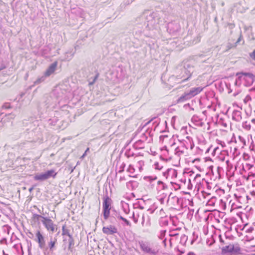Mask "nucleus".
I'll list each match as a JSON object with an SVG mask.
<instances>
[{"label":"nucleus","instance_id":"f257e3e1","mask_svg":"<svg viewBox=\"0 0 255 255\" xmlns=\"http://www.w3.org/2000/svg\"><path fill=\"white\" fill-rule=\"evenodd\" d=\"M159 19L157 13L149 10L144 11L136 19L137 27L143 30H153L159 28Z\"/></svg>","mask_w":255,"mask_h":255},{"label":"nucleus","instance_id":"f03ea898","mask_svg":"<svg viewBox=\"0 0 255 255\" xmlns=\"http://www.w3.org/2000/svg\"><path fill=\"white\" fill-rule=\"evenodd\" d=\"M194 71V66L190 63H185L183 67L178 68L175 75L170 77V81L175 84H179L188 80Z\"/></svg>","mask_w":255,"mask_h":255},{"label":"nucleus","instance_id":"7ed1b4c3","mask_svg":"<svg viewBox=\"0 0 255 255\" xmlns=\"http://www.w3.org/2000/svg\"><path fill=\"white\" fill-rule=\"evenodd\" d=\"M67 91L65 89V85L64 84H60L57 85L53 89L51 95L53 96L56 100L58 101V103L63 100L66 99L65 95Z\"/></svg>","mask_w":255,"mask_h":255},{"label":"nucleus","instance_id":"20e7f679","mask_svg":"<svg viewBox=\"0 0 255 255\" xmlns=\"http://www.w3.org/2000/svg\"><path fill=\"white\" fill-rule=\"evenodd\" d=\"M138 244L140 246V249L143 253L148 254L150 255H158V251L151 248L150 244L148 242L140 241L138 242Z\"/></svg>","mask_w":255,"mask_h":255},{"label":"nucleus","instance_id":"39448f33","mask_svg":"<svg viewBox=\"0 0 255 255\" xmlns=\"http://www.w3.org/2000/svg\"><path fill=\"white\" fill-rule=\"evenodd\" d=\"M243 81V85L246 87L251 86L255 81V75L251 73L242 72L240 73Z\"/></svg>","mask_w":255,"mask_h":255},{"label":"nucleus","instance_id":"423d86ee","mask_svg":"<svg viewBox=\"0 0 255 255\" xmlns=\"http://www.w3.org/2000/svg\"><path fill=\"white\" fill-rule=\"evenodd\" d=\"M111 203L112 200L107 195L104 197L103 207L105 220H107L110 216Z\"/></svg>","mask_w":255,"mask_h":255},{"label":"nucleus","instance_id":"0eeeda50","mask_svg":"<svg viewBox=\"0 0 255 255\" xmlns=\"http://www.w3.org/2000/svg\"><path fill=\"white\" fill-rule=\"evenodd\" d=\"M41 222L47 231L51 232L52 233L57 231V225L49 218L45 217V218H43V220H41Z\"/></svg>","mask_w":255,"mask_h":255},{"label":"nucleus","instance_id":"6e6552de","mask_svg":"<svg viewBox=\"0 0 255 255\" xmlns=\"http://www.w3.org/2000/svg\"><path fill=\"white\" fill-rule=\"evenodd\" d=\"M241 250L238 246L235 247L233 245H229L223 247L222 249V253L223 254H238L240 253Z\"/></svg>","mask_w":255,"mask_h":255},{"label":"nucleus","instance_id":"1a4fd4ad","mask_svg":"<svg viewBox=\"0 0 255 255\" xmlns=\"http://www.w3.org/2000/svg\"><path fill=\"white\" fill-rule=\"evenodd\" d=\"M180 29V25L176 21H172L168 23L167 31L172 35H176Z\"/></svg>","mask_w":255,"mask_h":255},{"label":"nucleus","instance_id":"9d476101","mask_svg":"<svg viewBox=\"0 0 255 255\" xmlns=\"http://www.w3.org/2000/svg\"><path fill=\"white\" fill-rule=\"evenodd\" d=\"M163 176L166 179L173 180L177 177V171L174 169L168 168L165 171H163Z\"/></svg>","mask_w":255,"mask_h":255},{"label":"nucleus","instance_id":"9b49d317","mask_svg":"<svg viewBox=\"0 0 255 255\" xmlns=\"http://www.w3.org/2000/svg\"><path fill=\"white\" fill-rule=\"evenodd\" d=\"M147 134H149V133H143L141 138L133 144V146L135 149H140L144 147V142L148 139Z\"/></svg>","mask_w":255,"mask_h":255},{"label":"nucleus","instance_id":"f8f14e48","mask_svg":"<svg viewBox=\"0 0 255 255\" xmlns=\"http://www.w3.org/2000/svg\"><path fill=\"white\" fill-rule=\"evenodd\" d=\"M35 236L37 238L36 241L38 244V247L40 249H44L45 248V241L44 237L42 235L39 231H37Z\"/></svg>","mask_w":255,"mask_h":255},{"label":"nucleus","instance_id":"ddd939ff","mask_svg":"<svg viewBox=\"0 0 255 255\" xmlns=\"http://www.w3.org/2000/svg\"><path fill=\"white\" fill-rule=\"evenodd\" d=\"M179 145L183 146L185 147V149L186 150L189 146L192 149L194 146V144L193 143L192 138L189 136H187L186 140L184 139L182 141H180V144Z\"/></svg>","mask_w":255,"mask_h":255},{"label":"nucleus","instance_id":"4468645a","mask_svg":"<svg viewBox=\"0 0 255 255\" xmlns=\"http://www.w3.org/2000/svg\"><path fill=\"white\" fill-rule=\"evenodd\" d=\"M57 243V239L56 238H52V237L50 239V241L48 243V246L46 247L45 248L43 249L44 251L47 252L49 250L50 252H53L55 249V245Z\"/></svg>","mask_w":255,"mask_h":255},{"label":"nucleus","instance_id":"2eb2a0df","mask_svg":"<svg viewBox=\"0 0 255 255\" xmlns=\"http://www.w3.org/2000/svg\"><path fill=\"white\" fill-rule=\"evenodd\" d=\"M204 88L202 87H193L187 91L191 99L201 93Z\"/></svg>","mask_w":255,"mask_h":255},{"label":"nucleus","instance_id":"dca6fc26","mask_svg":"<svg viewBox=\"0 0 255 255\" xmlns=\"http://www.w3.org/2000/svg\"><path fill=\"white\" fill-rule=\"evenodd\" d=\"M102 231L104 234L107 235H113L118 232L117 228L112 225H110L109 227H104Z\"/></svg>","mask_w":255,"mask_h":255},{"label":"nucleus","instance_id":"f3484780","mask_svg":"<svg viewBox=\"0 0 255 255\" xmlns=\"http://www.w3.org/2000/svg\"><path fill=\"white\" fill-rule=\"evenodd\" d=\"M57 66V62L56 61L52 63L44 73L45 75L47 76V77L50 76L52 74H53Z\"/></svg>","mask_w":255,"mask_h":255},{"label":"nucleus","instance_id":"a211bd4d","mask_svg":"<svg viewBox=\"0 0 255 255\" xmlns=\"http://www.w3.org/2000/svg\"><path fill=\"white\" fill-rule=\"evenodd\" d=\"M74 55V52H73V49H69L65 53L63 57H61V61H69L72 59Z\"/></svg>","mask_w":255,"mask_h":255},{"label":"nucleus","instance_id":"6ab92c4d","mask_svg":"<svg viewBox=\"0 0 255 255\" xmlns=\"http://www.w3.org/2000/svg\"><path fill=\"white\" fill-rule=\"evenodd\" d=\"M141 225L142 227H149L150 226V219L148 216L142 215Z\"/></svg>","mask_w":255,"mask_h":255},{"label":"nucleus","instance_id":"aec40b11","mask_svg":"<svg viewBox=\"0 0 255 255\" xmlns=\"http://www.w3.org/2000/svg\"><path fill=\"white\" fill-rule=\"evenodd\" d=\"M179 198L176 196H173V194L171 193L168 198L167 203H171L173 205H175L176 203L178 204Z\"/></svg>","mask_w":255,"mask_h":255},{"label":"nucleus","instance_id":"412c9836","mask_svg":"<svg viewBox=\"0 0 255 255\" xmlns=\"http://www.w3.org/2000/svg\"><path fill=\"white\" fill-rule=\"evenodd\" d=\"M232 119L236 122H240L242 119L241 112L238 110H235L232 114Z\"/></svg>","mask_w":255,"mask_h":255},{"label":"nucleus","instance_id":"4be33fe9","mask_svg":"<svg viewBox=\"0 0 255 255\" xmlns=\"http://www.w3.org/2000/svg\"><path fill=\"white\" fill-rule=\"evenodd\" d=\"M191 121L195 124L196 126H197L202 127L204 125V123L203 122L202 120L197 116H193Z\"/></svg>","mask_w":255,"mask_h":255},{"label":"nucleus","instance_id":"5701e85b","mask_svg":"<svg viewBox=\"0 0 255 255\" xmlns=\"http://www.w3.org/2000/svg\"><path fill=\"white\" fill-rule=\"evenodd\" d=\"M186 151L185 149V147L183 146H181V145H178L175 149V154L178 156H180L183 155Z\"/></svg>","mask_w":255,"mask_h":255},{"label":"nucleus","instance_id":"b1692460","mask_svg":"<svg viewBox=\"0 0 255 255\" xmlns=\"http://www.w3.org/2000/svg\"><path fill=\"white\" fill-rule=\"evenodd\" d=\"M189 95L188 93L186 92H184L177 100L178 103H182L190 99Z\"/></svg>","mask_w":255,"mask_h":255},{"label":"nucleus","instance_id":"393cba45","mask_svg":"<svg viewBox=\"0 0 255 255\" xmlns=\"http://www.w3.org/2000/svg\"><path fill=\"white\" fill-rule=\"evenodd\" d=\"M153 167L156 170L161 171L162 172L165 171L163 164L162 162H155L153 165Z\"/></svg>","mask_w":255,"mask_h":255},{"label":"nucleus","instance_id":"a878e982","mask_svg":"<svg viewBox=\"0 0 255 255\" xmlns=\"http://www.w3.org/2000/svg\"><path fill=\"white\" fill-rule=\"evenodd\" d=\"M34 179L36 181H44L47 179L45 173L37 174L34 177Z\"/></svg>","mask_w":255,"mask_h":255},{"label":"nucleus","instance_id":"bb28decb","mask_svg":"<svg viewBox=\"0 0 255 255\" xmlns=\"http://www.w3.org/2000/svg\"><path fill=\"white\" fill-rule=\"evenodd\" d=\"M45 217H44L37 214H33L32 219L35 222H37L38 224H39L40 221L41 222V220H43V218H45Z\"/></svg>","mask_w":255,"mask_h":255},{"label":"nucleus","instance_id":"cd10ccee","mask_svg":"<svg viewBox=\"0 0 255 255\" xmlns=\"http://www.w3.org/2000/svg\"><path fill=\"white\" fill-rule=\"evenodd\" d=\"M51 51V47L49 45L44 46L41 50L40 53L42 55L45 56L50 53Z\"/></svg>","mask_w":255,"mask_h":255},{"label":"nucleus","instance_id":"c85d7f7f","mask_svg":"<svg viewBox=\"0 0 255 255\" xmlns=\"http://www.w3.org/2000/svg\"><path fill=\"white\" fill-rule=\"evenodd\" d=\"M237 75L238 76V78L236 79L234 84H235V86H236L237 87H239L242 85H243V82L242 80V77L240 76V73H237Z\"/></svg>","mask_w":255,"mask_h":255},{"label":"nucleus","instance_id":"c756f323","mask_svg":"<svg viewBox=\"0 0 255 255\" xmlns=\"http://www.w3.org/2000/svg\"><path fill=\"white\" fill-rule=\"evenodd\" d=\"M45 174L46 175L47 178L48 179L51 177L55 178L57 175V173L55 172V170L53 169H51L50 170H48L45 172Z\"/></svg>","mask_w":255,"mask_h":255},{"label":"nucleus","instance_id":"7c9ffc66","mask_svg":"<svg viewBox=\"0 0 255 255\" xmlns=\"http://www.w3.org/2000/svg\"><path fill=\"white\" fill-rule=\"evenodd\" d=\"M242 127L244 129L246 130H249L251 129V128H254V126L251 125L250 122L246 121L243 123Z\"/></svg>","mask_w":255,"mask_h":255},{"label":"nucleus","instance_id":"2f4dec72","mask_svg":"<svg viewBox=\"0 0 255 255\" xmlns=\"http://www.w3.org/2000/svg\"><path fill=\"white\" fill-rule=\"evenodd\" d=\"M243 169L245 171H250L253 169H255V167L249 163H246L245 164H243Z\"/></svg>","mask_w":255,"mask_h":255},{"label":"nucleus","instance_id":"473e14b6","mask_svg":"<svg viewBox=\"0 0 255 255\" xmlns=\"http://www.w3.org/2000/svg\"><path fill=\"white\" fill-rule=\"evenodd\" d=\"M127 171L128 172H129L130 174H131V175H130L129 176L132 177H136V175L134 174L135 169L133 167V166H132L131 165H129V166L127 169Z\"/></svg>","mask_w":255,"mask_h":255},{"label":"nucleus","instance_id":"72a5a7b5","mask_svg":"<svg viewBox=\"0 0 255 255\" xmlns=\"http://www.w3.org/2000/svg\"><path fill=\"white\" fill-rule=\"evenodd\" d=\"M58 121V119L57 117H53L51 119H49L48 121H47V124L49 126H55L57 122Z\"/></svg>","mask_w":255,"mask_h":255},{"label":"nucleus","instance_id":"f704fd0d","mask_svg":"<svg viewBox=\"0 0 255 255\" xmlns=\"http://www.w3.org/2000/svg\"><path fill=\"white\" fill-rule=\"evenodd\" d=\"M122 207L123 209L124 212L126 214H128L129 212V205L127 203H122Z\"/></svg>","mask_w":255,"mask_h":255},{"label":"nucleus","instance_id":"c9c22d12","mask_svg":"<svg viewBox=\"0 0 255 255\" xmlns=\"http://www.w3.org/2000/svg\"><path fill=\"white\" fill-rule=\"evenodd\" d=\"M99 77V73H97L95 76L93 78L91 77L89 78V85H93L96 81L97 80V78Z\"/></svg>","mask_w":255,"mask_h":255},{"label":"nucleus","instance_id":"e433bc0d","mask_svg":"<svg viewBox=\"0 0 255 255\" xmlns=\"http://www.w3.org/2000/svg\"><path fill=\"white\" fill-rule=\"evenodd\" d=\"M159 223L161 226H167L168 224V221L166 218L161 217Z\"/></svg>","mask_w":255,"mask_h":255},{"label":"nucleus","instance_id":"4c0bfd02","mask_svg":"<svg viewBox=\"0 0 255 255\" xmlns=\"http://www.w3.org/2000/svg\"><path fill=\"white\" fill-rule=\"evenodd\" d=\"M47 77V76H45V74L42 76V77H41L40 78L37 79L34 82V85H37L43 81H44V80H45V78Z\"/></svg>","mask_w":255,"mask_h":255},{"label":"nucleus","instance_id":"58836bf2","mask_svg":"<svg viewBox=\"0 0 255 255\" xmlns=\"http://www.w3.org/2000/svg\"><path fill=\"white\" fill-rule=\"evenodd\" d=\"M216 200V198L214 197L212 198L210 200H209L207 203V205L208 206H214L215 205V202Z\"/></svg>","mask_w":255,"mask_h":255},{"label":"nucleus","instance_id":"ea45409f","mask_svg":"<svg viewBox=\"0 0 255 255\" xmlns=\"http://www.w3.org/2000/svg\"><path fill=\"white\" fill-rule=\"evenodd\" d=\"M144 165V161L142 160H139L137 162V166L138 168L139 172L142 171V166Z\"/></svg>","mask_w":255,"mask_h":255},{"label":"nucleus","instance_id":"a19ab883","mask_svg":"<svg viewBox=\"0 0 255 255\" xmlns=\"http://www.w3.org/2000/svg\"><path fill=\"white\" fill-rule=\"evenodd\" d=\"M157 184L162 190H164L167 187L166 185L161 181H158Z\"/></svg>","mask_w":255,"mask_h":255},{"label":"nucleus","instance_id":"79ce46f5","mask_svg":"<svg viewBox=\"0 0 255 255\" xmlns=\"http://www.w3.org/2000/svg\"><path fill=\"white\" fill-rule=\"evenodd\" d=\"M62 235H67L69 237L72 236V235L70 234L69 230L65 229V226L62 227Z\"/></svg>","mask_w":255,"mask_h":255},{"label":"nucleus","instance_id":"37998d69","mask_svg":"<svg viewBox=\"0 0 255 255\" xmlns=\"http://www.w3.org/2000/svg\"><path fill=\"white\" fill-rule=\"evenodd\" d=\"M118 218H120L121 220L123 221L127 225L129 226H130V224L129 222L126 219L123 217L122 216L119 215L118 216Z\"/></svg>","mask_w":255,"mask_h":255},{"label":"nucleus","instance_id":"c03bdc74","mask_svg":"<svg viewBox=\"0 0 255 255\" xmlns=\"http://www.w3.org/2000/svg\"><path fill=\"white\" fill-rule=\"evenodd\" d=\"M165 233L166 230H161L158 235V238L161 240L163 239L165 237Z\"/></svg>","mask_w":255,"mask_h":255},{"label":"nucleus","instance_id":"a18cd8bd","mask_svg":"<svg viewBox=\"0 0 255 255\" xmlns=\"http://www.w3.org/2000/svg\"><path fill=\"white\" fill-rule=\"evenodd\" d=\"M251 177H255V169H253L248 172V178H250Z\"/></svg>","mask_w":255,"mask_h":255},{"label":"nucleus","instance_id":"49530a36","mask_svg":"<svg viewBox=\"0 0 255 255\" xmlns=\"http://www.w3.org/2000/svg\"><path fill=\"white\" fill-rule=\"evenodd\" d=\"M69 240H68V242H69V249H70L71 246H73L74 245V240L73 239V237L72 236H70V237H69Z\"/></svg>","mask_w":255,"mask_h":255},{"label":"nucleus","instance_id":"de8ad7c7","mask_svg":"<svg viewBox=\"0 0 255 255\" xmlns=\"http://www.w3.org/2000/svg\"><path fill=\"white\" fill-rule=\"evenodd\" d=\"M178 230V229L177 228L175 230L171 231L170 232L169 236L170 237H174V236H177L178 235V234L176 232Z\"/></svg>","mask_w":255,"mask_h":255},{"label":"nucleus","instance_id":"09e8293b","mask_svg":"<svg viewBox=\"0 0 255 255\" xmlns=\"http://www.w3.org/2000/svg\"><path fill=\"white\" fill-rule=\"evenodd\" d=\"M239 139L240 141L242 143L243 146H245L246 145V140L243 137H242L241 136H239Z\"/></svg>","mask_w":255,"mask_h":255},{"label":"nucleus","instance_id":"8fccbe9b","mask_svg":"<svg viewBox=\"0 0 255 255\" xmlns=\"http://www.w3.org/2000/svg\"><path fill=\"white\" fill-rule=\"evenodd\" d=\"M243 40V36L242 35V34H241L239 37L238 38L237 41H236V42L235 43L234 45L233 46L234 47H236L237 46V44L240 42H241V41Z\"/></svg>","mask_w":255,"mask_h":255},{"label":"nucleus","instance_id":"3c124183","mask_svg":"<svg viewBox=\"0 0 255 255\" xmlns=\"http://www.w3.org/2000/svg\"><path fill=\"white\" fill-rule=\"evenodd\" d=\"M145 178L148 179L149 181L155 180L157 179L156 176H149L145 177Z\"/></svg>","mask_w":255,"mask_h":255},{"label":"nucleus","instance_id":"603ef678","mask_svg":"<svg viewBox=\"0 0 255 255\" xmlns=\"http://www.w3.org/2000/svg\"><path fill=\"white\" fill-rule=\"evenodd\" d=\"M168 137V136L167 134H163L162 135H160V137H159V138H160V140H162L163 141L165 140V139H167Z\"/></svg>","mask_w":255,"mask_h":255},{"label":"nucleus","instance_id":"864d4df0","mask_svg":"<svg viewBox=\"0 0 255 255\" xmlns=\"http://www.w3.org/2000/svg\"><path fill=\"white\" fill-rule=\"evenodd\" d=\"M125 166H126L125 163H123L122 164L120 167V170L119 171V172H120V173L123 172L124 171Z\"/></svg>","mask_w":255,"mask_h":255},{"label":"nucleus","instance_id":"5fc2aeb1","mask_svg":"<svg viewBox=\"0 0 255 255\" xmlns=\"http://www.w3.org/2000/svg\"><path fill=\"white\" fill-rule=\"evenodd\" d=\"M89 150H90V149L89 147H88L86 150H85V152L84 153V154L81 156L80 158L81 159H84V158L87 155V154L88 152H89Z\"/></svg>","mask_w":255,"mask_h":255},{"label":"nucleus","instance_id":"6e6d98bb","mask_svg":"<svg viewBox=\"0 0 255 255\" xmlns=\"http://www.w3.org/2000/svg\"><path fill=\"white\" fill-rule=\"evenodd\" d=\"M187 236H185V235H183L181 237V242H184L185 243L187 240Z\"/></svg>","mask_w":255,"mask_h":255},{"label":"nucleus","instance_id":"4d7b16f0","mask_svg":"<svg viewBox=\"0 0 255 255\" xmlns=\"http://www.w3.org/2000/svg\"><path fill=\"white\" fill-rule=\"evenodd\" d=\"M139 217V215H137V217H135L134 213H133L132 214V218H133V221L135 223H137V222H138V217Z\"/></svg>","mask_w":255,"mask_h":255},{"label":"nucleus","instance_id":"13d9d810","mask_svg":"<svg viewBox=\"0 0 255 255\" xmlns=\"http://www.w3.org/2000/svg\"><path fill=\"white\" fill-rule=\"evenodd\" d=\"M194 181L197 184L201 183V178H198L197 177H194Z\"/></svg>","mask_w":255,"mask_h":255},{"label":"nucleus","instance_id":"bf43d9fd","mask_svg":"<svg viewBox=\"0 0 255 255\" xmlns=\"http://www.w3.org/2000/svg\"><path fill=\"white\" fill-rule=\"evenodd\" d=\"M153 121H154V122H153V123H156V125L155 126V127H156L157 126H158V124H159V122H158V119H157V118H154V119H153L151 120L150 121H149V123H150V122H153Z\"/></svg>","mask_w":255,"mask_h":255},{"label":"nucleus","instance_id":"052dcab7","mask_svg":"<svg viewBox=\"0 0 255 255\" xmlns=\"http://www.w3.org/2000/svg\"><path fill=\"white\" fill-rule=\"evenodd\" d=\"M250 57L255 60V49L254 51L250 54Z\"/></svg>","mask_w":255,"mask_h":255},{"label":"nucleus","instance_id":"680f3d73","mask_svg":"<svg viewBox=\"0 0 255 255\" xmlns=\"http://www.w3.org/2000/svg\"><path fill=\"white\" fill-rule=\"evenodd\" d=\"M254 230V227H250L249 228L247 229L246 232L248 233H252Z\"/></svg>","mask_w":255,"mask_h":255},{"label":"nucleus","instance_id":"e2e57ef3","mask_svg":"<svg viewBox=\"0 0 255 255\" xmlns=\"http://www.w3.org/2000/svg\"><path fill=\"white\" fill-rule=\"evenodd\" d=\"M156 208L152 209V208H149V209L147 210V211H148L149 213H150V214H152V213H153L155 212V210H156Z\"/></svg>","mask_w":255,"mask_h":255},{"label":"nucleus","instance_id":"0e129e2a","mask_svg":"<svg viewBox=\"0 0 255 255\" xmlns=\"http://www.w3.org/2000/svg\"><path fill=\"white\" fill-rule=\"evenodd\" d=\"M226 163L227 164V167H228V168H231L232 167V165H231V163H230V161L229 160H227L226 161Z\"/></svg>","mask_w":255,"mask_h":255},{"label":"nucleus","instance_id":"69168bd1","mask_svg":"<svg viewBox=\"0 0 255 255\" xmlns=\"http://www.w3.org/2000/svg\"><path fill=\"white\" fill-rule=\"evenodd\" d=\"M159 215L161 216V217H163V216L164 215V212L162 209H161L159 211Z\"/></svg>","mask_w":255,"mask_h":255},{"label":"nucleus","instance_id":"338daca9","mask_svg":"<svg viewBox=\"0 0 255 255\" xmlns=\"http://www.w3.org/2000/svg\"><path fill=\"white\" fill-rule=\"evenodd\" d=\"M15 117V115L12 114H10L7 116V118L10 119H13Z\"/></svg>","mask_w":255,"mask_h":255},{"label":"nucleus","instance_id":"774afa93","mask_svg":"<svg viewBox=\"0 0 255 255\" xmlns=\"http://www.w3.org/2000/svg\"><path fill=\"white\" fill-rule=\"evenodd\" d=\"M126 155L128 157H129L130 156H132L133 155V153H130V152H126Z\"/></svg>","mask_w":255,"mask_h":255}]
</instances>
